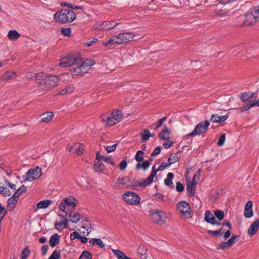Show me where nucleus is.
<instances>
[{
  "instance_id": "5701e85b",
  "label": "nucleus",
  "mask_w": 259,
  "mask_h": 259,
  "mask_svg": "<svg viewBox=\"0 0 259 259\" xmlns=\"http://www.w3.org/2000/svg\"><path fill=\"white\" fill-rule=\"evenodd\" d=\"M228 115L219 116L217 114H213L211 116L210 120L213 122L220 123L222 122L226 121L228 119Z\"/></svg>"
},
{
  "instance_id": "79ce46f5",
  "label": "nucleus",
  "mask_w": 259,
  "mask_h": 259,
  "mask_svg": "<svg viewBox=\"0 0 259 259\" xmlns=\"http://www.w3.org/2000/svg\"><path fill=\"white\" fill-rule=\"evenodd\" d=\"M214 214L220 221L223 220L225 216L224 211L220 209L214 211Z\"/></svg>"
},
{
  "instance_id": "c9c22d12",
  "label": "nucleus",
  "mask_w": 259,
  "mask_h": 259,
  "mask_svg": "<svg viewBox=\"0 0 259 259\" xmlns=\"http://www.w3.org/2000/svg\"><path fill=\"white\" fill-rule=\"evenodd\" d=\"M18 200L13 196L9 198L7 201L8 207L10 208L11 210L14 209L16 206Z\"/></svg>"
},
{
  "instance_id": "473e14b6",
  "label": "nucleus",
  "mask_w": 259,
  "mask_h": 259,
  "mask_svg": "<svg viewBox=\"0 0 259 259\" xmlns=\"http://www.w3.org/2000/svg\"><path fill=\"white\" fill-rule=\"evenodd\" d=\"M93 168L96 172H102L105 168L104 164L101 161H96L93 165Z\"/></svg>"
},
{
  "instance_id": "c03bdc74",
  "label": "nucleus",
  "mask_w": 259,
  "mask_h": 259,
  "mask_svg": "<svg viewBox=\"0 0 259 259\" xmlns=\"http://www.w3.org/2000/svg\"><path fill=\"white\" fill-rule=\"evenodd\" d=\"M201 169L197 170L193 177L192 181L190 182L192 185H196L197 181L199 180Z\"/></svg>"
},
{
  "instance_id": "ea45409f",
  "label": "nucleus",
  "mask_w": 259,
  "mask_h": 259,
  "mask_svg": "<svg viewBox=\"0 0 259 259\" xmlns=\"http://www.w3.org/2000/svg\"><path fill=\"white\" fill-rule=\"evenodd\" d=\"M104 242L111 241V238L108 239L107 238L104 237L102 239L98 238H92L89 240V243H103Z\"/></svg>"
},
{
  "instance_id": "aec40b11",
  "label": "nucleus",
  "mask_w": 259,
  "mask_h": 259,
  "mask_svg": "<svg viewBox=\"0 0 259 259\" xmlns=\"http://www.w3.org/2000/svg\"><path fill=\"white\" fill-rule=\"evenodd\" d=\"M171 134V131L167 126H165L163 127L162 130L159 133L158 137L159 139L162 140H167L170 139Z\"/></svg>"
},
{
  "instance_id": "4c0bfd02",
  "label": "nucleus",
  "mask_w": 259,
  "mask_h": 259,
  "mask_svg": "<svg viewBox=\"0 0 259 259\" xmlns=\"http://www.w3.org/2000/svg\"><path fill=\"white\" fill-rule=\"evenodd\" d=\"M196 186L192 185L191 183H187V190L188 191V194L189 196H193L196 191Z\"/></svg>"
},
{
  "instance_id": "5fc2aeb1",
  "label": "nucleus",
  "mask_w": 259,
  "mask_h": 259,
  "mask_svg": "<svg viewBox=\"0 0 259 259\" xmlns=\"http://www.w3.org/2000/svg\"><path fill=\"white\" fill-rule=\"evenodd\" d=\"M75 153L78 155L80 156L83 154V151L84 150L82 144L78 143V146L76 147Z\"/></svg>"
},
{
  "instance_id": "f3484780",
  "label": "nucleus",
  "mask_w": 259,
  "mask_h": 259,
  "mask_svg": "<svg viewBox=\"0 0 259 259\" xmlns=\"http://www.w3.org/2000/svg\"><path fill=\"white\" fill-rule=\"evenodd\" d=\"M204 220L207 223L213 225H220L221 224L220 222H218L215 220L213 214L209 210L205 211L204 214Z\"/></svg>"
},
{
  "instance_id": "f03ea898",
  "label": "nucleus",
  "mask_w": 259,
  "mask_h": 259,
  "mask_svg": "<svg viewBox=\"0 0 259 259\" xmlns=\"http://www.w3.org/2000/svg\"><path fill=\"white\" fill-rule=\"evenodd\" d=\"M54 19L59 23H70L75 20L76 15L70 9H63L54 15Z\"/></svg>"
},
{
  "instance_id": "2f4dec72",
  "label": "nucleus",
  "mask_w": 259,
  "mask_h": 259,
  "mask_svg": "<svg viewBox=\"0 0 259 259\" xmlns=\"http://www.w3.org/2000/svg\"><path fill=\"white\" fill-rule=\"evenodd\" d=\"M256 106H259V99L257 100L254 103H248L247 104L244 105L243 106L240 108V110H241V112H244L245 111L249 110L251 107Z\"/></svg>"
},
{
  "instance_id": "bf43d9fd",
  "label": "nucleus",
  "mask_w": 259,
  "mask_h": 259,
  "mask_svg": "<svg viewBox=\"0 0 259 259\" xmlns=\"http://www.w3.org/2000/svg\"><path fill=\"white\" fill-rule=\"evenodd\" d=\"M104 161L108 163L111 164L112 165H115V163L113 162V158L111 156H105L103 157Z\"/></svg>"
},
{
  "instance_id": "a19ab883",
  "label": "nucleus",
  "mask_w": 259,
  "mask_h": 259,
  "mask_svg": "<svg viewBox=\"0 0 259 259\" xmlns=\"http://www.w3.org/2000/svg\"><path fill=\"white\" fill-rule=\"evenodd\" d=\"M144 153L143 151H138L135 155V158L138 163L142 161L144 158Z\"/></svg>"
},
{
  "instance_id": "338daca9",
  "label": "nucleus",
  "mask_w": 259,
  "mask_h": 259,
  "mask_svg": "<svg viewBox=\"0 0 259 259\" xmlns=\"http://www.w3.org/2000/svg\"><path fill=\"white\" fill-rule=\"evenodd\" d=\"M60 254L57 250H54L48 259H59Z\"/></svg>"
},
{
  "instance_id": "a211bd4d",
  "label": "nucleus",
  "mask_w": 259,
  "mask_h": 259,
  "mask_svg": "<svg viewBox=\"0 0 259 259\" xmlns=\"http://www.w3.org/2000/svg\"><path fill=\"white\" fill-rule=\"evenodd\" d=\"M117 23L114 21H104L99 26V29L103 30H109L115 27Z\"/></svg>"
},
{
  "instance_id": "0e129e2a",
  "label": "nucleus",
  "mask_w": 259,
  "mask_h": 259,
  "mask_svg": "<svg viewBox=\"0 0 259 259\" xmlns=\"http://www.w3.org/2000/svg\"><path fill=\"white\" fill-rule=\"evenodd\" d=\"M226 140V135L225 134H222L219 138V141L218 142V145L219 146H222L225 143Z\"/></svg>"
},
{
  "instance_id": "6ab92c4d",
  "label": "nucleus",
  "mask_w": 259,
  "mask_h": 259,
  "mask_svg": "<svg viewBox=\"0 0 259 259\" xmlns=\"http://www.w3.org/2000/svg\"><path fill=\"white\" fill-rule=\"evenodd\" d=\"M252 202L248 201L245 205L244 215L246 218H250L253 216Z\"/></svg>"
},
{
  "instance_id": "e2e57ef3",
  "label": "nucleus",
  "mask_w": 259,
  "mask_h": 259,
  "mask_svg": "<svg viewBox=\"0 0 259 259\" xmlns=\"http://www.w3.org/2000/svg\"><path fill=\"white\" fill-rule=\"evenodd\" d=\"M67 205L66 203H65L64 201L63 202H61L59 205V208L60 210L62 211L63 212H65L66 217L68 215V212L66 211L65 210L66 209Z\"/></svg>"
},
{
  "instance_id": "dca6fc26",
  "label": "nucleus",
  "mask_w": 259,
  "mask_h": 259,
  "mask_svg": "<svg viewBox=\"0 0 259 259\" xmlns=\"http://www.w3.org/2000/svg\"><path fill=\"white\" fill-rule=\"evenodd\" d=\"M95 64V61L92 59H87L82 62L80 65L81 72L83 74L91 70V67Z\"/></svg>"
},
{
  "instance_id": "423d86ee",
  "label": "nucleus",
  "mask_w": 259,
  "mask_h": 259,
  "mask_svg": "<svg viewBox=\"0 0 259 259\" xmlns=\"http://www.w3.org/2000/svg\"><path fill=\"white\" fill-rule=\"evenodd\" d=\"M42 175V169L38 166L35 168L29 169L23 176V180L25 182H32L35 180L38 179Z\"/></svg>"
},
{
  "instance_id": "bb28decb",
  "label": "nucleus",
  "mask_w": 259,
  "mask_h": 259,
  "mask_svg": "<svg viewBox=\"0 0 259 259\" xmlns=\"http://www.w3.org/2000/svg\"><path fill=\"white\" fill-rule=\"evenodd\" d=\"M53 116L54 113L52 112H45L40 115L41 121L48 122L52 120Z\"/></svg>"
},
{
  "instance_id": "4d7b16f0",
  "label": "nucleus",
  "mask_w": 259,
  "mask_h": 259,
  "mask_svg": "<svg viewBox=\"0 0 259 259\" xmlns=\"http://www.w3.org/2000/svg\"><path fill=\"white\" fill-rule=\"evenodd\" d=\"M2 190H0V194H2L5 197H9L11 195L10 191L4 187H2Z\"/></svg>"
},
{
  "instance_id": "a878e982",
  "label": "nucleus",
  "mask_w": 259,
  "mask_h": 259,
  "mask_svg": "<svg viewBox=\"0 0 259 259\" xmlns=\"http://www.w3.org/2000/svg\"><path fill=\"white\" fill-rule=\"evenodd\" d=\"M52 204V201L50 200H41L38 202L36 205V209L35 208V211L38 209H44L48 207Z\"/></svg>"
},
{
  "instance_id": "864d4df0",
  "label": "nucleus",
  "mask_w": 259,
  "mask_h": 259,
  "mask_svg": "<svg viewBox=\"0 0 259 259\" xmlns=\"http://www.w3.org/2000/svg\"><path fill=\"white\" fill-rule=\"evenodd\" d=\"M166 120V117L164 116L161 119H159L156 122H155V127H154V129L155 130H157L158 128H159L161 126L164 121H165Z\"/></svg>"
},
{
  "instance_id": "58836bf2",
  "label": "nucleus",
  "mask_w": 259,
  "mask_h": 259,
  "mask_svg": "<svg viewBox=\"0 0 259 259\" xmlns=\"http://www.w3.org/2000/svg\"><path fill=\"white\" fill-rule=\"evenodd\" d=\"M180 159V157L177 153L171 154L168 159V162L171 165L172 164L178 161Z\"/></svg>"
},
{
  "instance_id": "37998d69",
  "label": "nucleus",
  "mask_w": 259,
  "mask_h": 259,
  "mask_svg": "<svg viewBox=\"0 0 259 259\" xmlns=\"http://www.w3.org/2000/svg\"><path fill=\"white\" fill-rule=\"evenodd\" d=\"M70 71L73 73L74 75H83L82 72H81V70L80 67H79V65H78L77 67H72L70 69Z\"/></svg>"
},
{
  "instance_id": "09e8293b",
  "label": "nucleus",
  "mask_w": 259,
  "mask_h": 259,
  "mask_svg": "<svg viewBox=\"0 0 259 259\" xmlns=\"http://www.w3.org/2000/svg\"><path fill=\"white\" fill-rule=\"evenodd\" d=\"M150 131L148 130H145L143 133L141 134V141L142 142H145L149 138V134Z\"/></svg>"
},
{
  "instance_id": "72a5a7b5",
  "label": "nucleus",
  "mask_w": 259,
  "mask_h": 259,
  "mask_svg": "<svg viewBox=\"0 0 259 259\" xmlns=\"http://www.w3.org/2000/svg\"><path fill=\"white\" fill-rule=\"evenodd\" d=\"M174 177V175L172 172H168L166 178L164 180V184L170 188H174L173 187H171L172 184V179Z\"/></svg>"
},
{
  "instance_id": "39448f33",
  "label": "nucleus",
  "mask_w": 259,
  "mask_h": 259,
  "mask_svg": "<svg viewBox=\"0 0 259 259\" xmlns=\"http://www.w3.org/2000/svg\"><path fill=\"white\" fill-rule=\"evenodd\" d=\"M81 61V59L77 55L70 53L61 59L59 65L61 67H67L77 64Z\"/></svg>"
},
{
  "instance_id": "f8f14e48",
  "label": "nucleus",
  "mask_w": 259,
  "mask_h": 259,
  "mask_svg": "<svg viewBox=\"0 0 259 259\" xmlns=\"http://www.w3.org/2000/svg\"><path fill=\"white\" fill-rule=\"evenodd\" d=\"M87 227L88 228L86 230L87 232H81V230H80L79 232H73L71 233L70 235L71 240L73 241L77 239L81 243H87L88 239L85 237V235H88L90 231H89V227L88 226H87Z\"/></svg>"
},
{
  "instance_id": "7ed1b4c3",
  "label": "nucleus",
  "mask_w": 259,
  "mask_h": 259,
  "mask_svg": "<svg viewBox=\"0 0 259 259\" xmlns=\"http://www.w3.org/2000/svg\"><path fill=\"white\" fill-rule=\"evenodd\" d=\"M122 114L119 110H115L111 113L102 115L101 120L108 126H113L121 121Z\"/></svg>"
},
{
  "instance_id": "e433bc0d",
  "label": "nucleus",
  "mask_w": 259,
  "mask_h": 259,
  "mask_svg": "<svg viewBox=\"0 0 259 259\" xmlns=\"http://www.w3.org/2000/svg\"><path fill=\"white\" fill-rule=\"evenodd\" d=\"M150 165V162L148 160H145L143 163H137L136 166L137 169L143 168L144 171L146 170Z\"/></svg>"
},
{
  "instance_id": "ddd939ff",
  "label": "nucleus",
  "mask_w": 259,
  "mask_h": 259,
  "mask_svg": "<svg viewBox=\"0 0 259 259\" xmlns=\"http://www.w3.org/2000/svg\"><path fill=\"white\" fill-rule=\"evenodd\" d=\"M59 80V77L57 75H47L46 76V87L49 89H52L58 85Z\"/></svg>"
},
{
  "instance_id": "b1692460",
  "label": "nucleus",
  "mask_w": 259,
  "mask_h": 259,
  "mask_svg": "<svg viewBox=\"0 0 259 259\" xmlns=\"http://www.w3.org/2000/svg\"><path fill=\"white\" fill-rule=\"evenodd\" d=\"M259 228V219H256L254 221L250 227L248 229V233L249 235H252L256 233Z\"/></svg>"
},
{
  "instance_id": "7c9ffc66",
  "label": "nucleus",
  "mask_w": 259,
  "mask_h": 259,
  "mask_svg": "<svg viewBox=\"0 0 259 259\" xmlns=\"http://www.w3.org/2000/svg\"><path fill=\"white\" fill-rule=\"evenodd\" d=\"M46 76L43 72H39L35 75L36 82L39 84H45Z\"/></svg>"
},
{
  "instance_id": "4be33fe9",
  "label": "nucleus",
  "mask_w": 259,
  "mask_h": 259,
  "mask_svg": "<svg viewBox=\"0 0 259 259\" xmlns=\"http://www.w3.org/2000/svg\"><path fill=\"white\" fill-rule=\"evenodd\" d=\"M17 77V73L15 71H8L4 73L2 76L4 81L14 80Z\"/></svg>"
},
{
  "instance_id": "774afa93",
  "label": "nucleus",
  "mask_w": 259,
  "mask_h": 259,
  "mask_svg": "<svg viewBox=\"0 0 259 259\" xmlns=\"http://www.w3.org/2000/svg\"><path fill=\"white\" fill-rule=\"evenodd\" d=\"M117 144H115L113 145L112 146H107L106 148V150L107 151V152L110 153L114 151L117 147Z\"/></svg>"
},
{
  "instance_id": "c756f323",
  "label": "nucleus",
  "mask_w": 259,
  "mask_h": 259,
  "mask_svg": "<svg viewBox=\"0 0 259 259\" xmlns=\"http://www.w3.org/2000/svg\"><path fill=\"white\" fill-rule=\"evenodd\" d=\"M229 15L228 12H226L225 10L215 9L213 11V17H225Z\"/></svg>"
},
{
  "instance_id": "4468645a",
  "label": "nucleus",
  "mask_w": 259,
  "mask_h": 259,
  "mask_svg": "<svg viewBox=\"0 0 259 259\" xmlns=\"http://www.w3.org/2000/svg\"><path fill=\"white\" fill-rule=\"evenodd\" d=\"M240 98L243 102L252 103L256 101L257 95L255 93L245 92L241 93Z\"/></svg>"
},
{
  "instance_id": "f704fd0d",
  "label": "nucleus",
  "mask_w": 259,
  "mask_h": 259,
  "mask_svg": "<svg viewBox=\"0 0 259 259\" xmlns=\"http://www.w3.org/2000/svg\"><path fill=\"white\" fill-rule=\"evenodd\" d=\"M20 36V34L15 30H10L8 34V37L11 40H16Z\"/></svg>"
},
{
  "instance_id": "680f3d73",
  "label": "nucleus",
  "mask_w": 259,
  "mask_h": 259,
  "mask_svg": "<svg viewBox=\"0 0 259 259\" xmlns=\"http://www.w3.org/2000/svg\"><path fill=\"white\" fill-rule=\"evenodd\" d=\"M161 147L160 146H157L156 147L155 149L154 150V151L152 152V153H151L150 156V160L151 161H152V159L151 158V157L152 156H156V155H158L160 153V151H161Z\"/></svg>"
},
{
  "instance_id": "de8ad7c7",
  "label": "nucleus",
  "mask_w": 259,
  "mask_h": 259,
  "mask_svg": "<svg viewBox=\"0 0 259 259\" xmlns=\"http://www.w3.org/2000/svg\"><path fill=\"white\" fill-rule=\"evenodd\" d=\"M30 250L29 249L28 246H26V247L22 252L21 259H26L30 254Z\"/></svg>"
},
{
  "instance_id": "393cba45",
  "label": "nucleus",
  "mask_w": 259,
  "mask_h": 259,
  "mask_svg": "<svg viewBox=\"0 0 259 259\" xmlns=\"http://www.w3.org/2000/svg\"><path fill=\"white\" fill-rule=\"evenodd\" d=\"M70 221L73 223H76L81 219V215L77 211H72L68 213Z\"/></svg>"
},
{
  "instance_id": "49530a36",
  "label": "nucleus",
  "mask_w": 259,
  "mask_h": 259,
  "mask_svg": "<svg viewBox=\"0 0 259 259\" xmlns=\"http://www.w3.org/2000/svg\"><path fill=\"white\" fill-rule=\"evenodd\" d=\"M233 244H219L216 246L215 249L226 250L231 248Z\"/></svg>"
},
{
  "instance_id": "a18cd8bd",
  "label": "nucleus",
  "mask_w": 259,
  "mask_h": 259,
  "mask_svg": "<svg viewBox=\"0 0 259 259\" xmlns=\"http://www.w3.org/2000/svg\"><path fill=\"white\" fill-rule=\"evenodd\" d=\"M92 254L88 251H83L81 254L79 259H91Z\"/></svg>"
},
{
  "instance_id": "412c9836",
  "label": "nucleus",
  "mask_w": 259,
  "mask_h": 259,
  "mask_svg": "<svg viewBox=\"0 0 259 259\" xmlns=\"http://www.w3.org/2000/svg\"><path fill=\"white\" fill-rule=\"evenodd\" d=\"M135 34L132 32L121 33L118 34V37L121 38L123 43H126L133 40Z\"/></svg>"
},
{
  "instance_id": "cd10ccee",
  "label": "nucleus",
  "mask_w": 259,
  "mask_h": 259,
  "mask_svg": "<svg viewBox=\"0 0 259 259\" xmlns=\"http://www.w3.org/2000/svg\"><path fill=\"white\" fill-rule=\"evenodd\" d=\"M75 200V199L72 196L66 198L64 200L65 203L67 205V207H70L72 209H74L76 206Z\"/></svg>"
},
{
  "instance_id": "8fccbe9b",
  "label": "nucleus",
  "mask_w": 259,
  "mask_h": 259,
  "mask_svg": "<svg viewBox=\"0 0 259 259\" xmlns=\"http://www.w3.org/2000/svg\"><path fill=\"white\" fill-rule=\"evenodd\" d=\"M60 236L58 234H54L51 236L49 243H59Z\"/></svg>"
},
{
  "instance_id": "3c124183",
  "label": "nucleus",
  "mask_w": 259,
  "mask_h": 259,
  "mask_svg": "<svg viewBox=\"0 0 259 259\" xmlns=\"http://www.w3.org/2000/svg\"><path fill=\"white\" fill-rule=\"evenodd\" d=\"M112 251L118 259H123V257L125 255L123 252L118 249H113Z\"/></svg>"
},
{
  "instance_id": "c85d7f7f",
  "label": "nucleus",
  "mask_w": 259,
  "mask_h": 259,
  "mask_svg": "<svg viewBox=\"0 0 259 259\" xmlns=\"http://www.w3.org/2000/svg\"><path fill=\"white\" fill-rule=\"evenodd\" d=\"M147 250L148 249L146 247L144 244H141L137 249V252L139 255H140L141 258L143 256H144V258L145 259L147 257V256L146 255Z\"/></svg>"
},
{
  "instance_id": "f257e3e1",
  "label": "nucleus",
  "mask_w": 259,
  "mask_h": 259,
  "mask_svg": "<svg viewBox=\"0 0 259 259\" xmlns=\"http://www.w3.org/2000/svg\"><path fill=\"white\" fill-rule=\"evenodd\" d=\"M146 181V179L136 180L128 177H123L118 178L116 184L120 187L136 189L138 187H146L148 186L147 183H146L145 182Z\"/></svg>"
},
{
  "instance_id": "2eb2a0df",
  "label": "nucleus",
  "mask_w": 259,
  "mask_h": 259,
  "mask_svg": "<svg viewBox=\"0 0 259 259\" xmlns=\"http://www.w3.org/2000/svg\"><path fill=\"white\" fill-rule=\"evenodd\" d=\"M58 215L61 218V221L60 222H56L55 227L56 229L59 231H62L66 228L68 227V220L66 216H64L60 213H58Z\"/></svg>"
},
{
  "instance_id": "6e6552de",
  "label": "nucleus",
  "mask_w": 259,
  "mask_h": 259,
  "mask_svg": "<svg viewBox=\"0 0 259 259\" xmlns=\"http://www.w3.org/2000/svg\"><path fill=\"white\" fill-rule=\"evenodd\" d=\"M177 209L181 215L188 218H192V210L189 204L186 201H181L177 204Z\"/></svg>"
},
{
  "instance_id": "20e7f679",
  "label": "nucleus",
  "mask_w": 259,
  "mask_h": 259,
  "mask_svg": "<svg viewBox=\"0 0 259 259\" xmlns=\"http://www.w3.org/2000/svg\"><path fill=\"white\" fill-rule=\"evenodd\" d=\"M245 17V19L240 25L241 27L251 26L259 22V6L255 7L253 9L248 11Z\"/></svg>"
},
{
  "instance_id": "0eeeda50",
  "label": "nucleus",
  "mask_w": 259,
  "mask_h": 259,
  "mask_svg": "<svg viewBox=\"0 0 259 259\" xmlns=\"http://www.w3.org/2000/svg\"><path fill=\"white\" fill-rule=\"evenodd\" d=\"M209 125L210 122L208 120H205L204 122H199L196 125L194 131L186 136L194 137L196 135L204 134L208 130Z\"/></svg>"
},
{
  "instance_id": "1a4fd4ad",
  "label": "nucleus",
  "mask_w": 259,
  "mask_h": 259,
  "mask_svg": "<svg viewBox=\"0 0 259 259\" xmlns=\"http://www.w3.org/2000/svg\"><path fill=\"white\" fill-rule=\"evenodd\" d=\"M123 200L128 204L138 205L140 203V197L135 192L127 191L122 195Z\"/></svg>"
},
{
  "instance_id": "9b49d317",
  "label": "nucleus",
  "mask_w": 259,
  "mask_h": 259,
  "mask_svg": "<svg viewBox=\"0 0 259 259\" xmlns=\"http://www.w3.org/2000/svg\"><path fill=\"white\" fill-rule=\"evenodd\" d=\"M150 215L152 217L153 220L158 224H163L164 222V219L165 218V213L164 211L152 209L149 210Z\"/></svg>"
},
{
  "instance_id": "6e6d98bb",
  "label": "nucleus",
  "mask_w": 259,
  "mask_h": 259,
  "mask_svg": "<svg viewBox=\"0 0 259 259\" xmlns=\"http://www.w3.org/2000/svg\"><path fill=\"white\" fill-rule=\"evenodd\" d=\"M77 146H78V143H75L73 145H67L66 148L69 152L75 153Z\"/></svg>"
},
{
  "instance_id": "603ef678",
  "label": "nucleus",
  "mask_w": 259,
  "mask_h": 259,
  "mask_svg": "<svg viewBox=\"0 0 259 259\" xmlns=\"http://www.w3.org/2000/svg\"><path fill=\"white\" fill-rule=\"evenodd\" d=\"M117 37H115V35L111 36L108 41L104 42L103 45L105 46H108L109 45L117 44L116 41Z\"/></svg>"
},
{
  "instance_id": "69168bd1",
  "label": "nucleus",
  "mask_w": 259,
  "mask_h": 259,
  "mask_svg": "<svg viewBox=\"0 0 259 259\" xmlns=\"http://www.w3.org/2000/svg\"><path fill=\"white\" fill-rule=\"evenodd\" d=\"M176 190L178 192H182L184 190V186L180 182L177 183Z\"/></svg>"
},
{
  "instance_id": "13d9d810",
  "label": "nucleus",
  "mask_w": 259,
  "mask_h": 259,
  "mask_svg": "<svg viewBox=\"0 0 259 259\" xmlns=\"http://www.w3.org/2000/svg\"><path fill=\"white\" fill-rule=\"evenodd\" d=\"M61 31L65 36H70L71 35V29L69 28H61Z\"/></svg>"
},
{
  "instance_id": "9d476101",
  "label": "nucleus",
  "mask_w": 259,
  "mask_h": 259,
  "mask_svg": "<svg viewBox=\"0 0 259 259\" xmlns=\"http://www.w3.org/2000/svg\"><path fill=\"white\" fill-rule=\"evenodd\" d=\"M170 165V164L168 162L162 163L157 169H156L155 166L154 165L152 168V171L150 175L146 179V181L145 182L146 183L147 182L148 186L150 185L153 183V179L156 176L158 171L163 170Z\"/></svg>"
},
{
  "instance_id": "052dcab7",
  "label": "nucleus",
  "mask_w": 259,
  "mask_h": 259,
  "mask_svg": "<svg viewBox=\"0 0 259 259\" xmlns=\"http://www.w3.org/2000/svg\"><path fill=\"white\" fill-rule=\"evenodd\" d=\"M222 228H221L218 230H215V231L209 230L208 231V233L209 234L213 235V236H215L217 235H219L221 236L223 234V232H222Z\"/></svg>"
}]
</instances>
